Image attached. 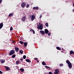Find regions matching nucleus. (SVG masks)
<instances>
[{
  "mask_svg": "<svg viewBox=\"0 0 74 74\" xmlns=\"http://www.w3.org/2000/svg\"><path fill=\"white\" fill-rule=\"evenodd\" d=\"M26 62H28V59H26Z\"/></svg>",
  "mask_w": 74,
  "mask_h": 74,
  "instance_id": "37",
  "label": "nucleus"
},
{
  "mask_svg": "<svg viewBox=\"0 0 74 74\" xmlns=\"http://www.w3.org/2000/svg\"><path fill=\"white\" fill-rule=\"evenodd\" d=\"M14 15V14L13 13H10L8 15V16H12Z\"/></svg>",
  "mask_w": 74,
  "mask_h": 74,
  "instance_id": "16",
  "label": "nucleus"
},
{
  "mask_svg": "<svg viewBox=\"0 0 74 74\" xmlns=\"http://www.w3.org/2000/svg\"><path fill=\"white\" fill-rule=\"evenodd\" d=\"M33 4V3H32L31 4V5H32V4Z\"/></svg>",
  "mask_w": 74,
  "mask_h": 74,
  "instance_id": "45",
  "label": "nucleus"
},
{
  "mask_svg": "<svg viewBox=\"0 0 74 74\" xmlns=\"http://www.w3.org/2000/svg\"><path fill=\"white\" fill-rule=\"evenodd\" d=\"M66 63L68 65V67L69 68H71L72 66V64L68 60H66Z\"/></svg>",
  "mask_w": 74,
  "mask_h": 74,
  "instance_id": "1",
  "label": "nucleus"
},
{
  "mask_svg": "<svg viewBox=\"0 0 74 74\" xmlns=\"http://www.w3.org/2000/svg\"><path fill=\"white\" fill-rule=\"evenodd\" d=\"M3 23H2L0 24V29H1L3 27Z\"/></svg>",
  "mask_w": 74,
  "mask_h": 74,
  "instance_id": "11",
  "label": "nucleus"
},
{
  "mask_svg": "<svg viewBox=\"0 0 74 74\" xmlns=\"http://www.w3.org/2000/svg\"><path fill=\"white\" fill-rule=\"evenodd\" d=\"M51 34V33H48V36H50Z\"/></svg>",
  "mask_w": 74,
  "mask_h": 74,
  "instance_id": "32",
  "label": "nucleus"
},
{
  "mask_svg": "<svg viewBox=\"0 0 74 74\" xmlns=\"http://www.w3.org/2000/svg\"><path fill=\"white\" fill-rule=\"evenodd\" d=\"M30 31H31V32H33L34 34H35V32L34 31V29H30Z\"/></svg>",
  "mask_w": 74,
  "mask_h": 74,
  "instance_id": "17",
  "label": "nucleus"
},
{
  "mask_svg": "<svg viewBox=\"0 0 74 74\" xmlns=\"http://www.w3.org/2000/svg\"><path fill=\"white\" fill-rule=\"evenodd\" d=\"M37 28L38 29H40V31H41V30L43 29V25H42V24H40L39 26L38 25Z\"/></svg>",
  "mask_w": 74,
  "mask_h": 74,
  "instance_id": "2",
  "label": "nucleus"
},
{
  "mask_svg": "<svg viewBox=\"0 0 74 74\" xmlns=\"http://www.w3.org/2000/svg\"><path fill=\"white\" fill-rule=\"evenodd\" d=\"M13 29L12 27H11L10 28V30H12Z\"/></svg>",
  "mask_w": 74,
  "mask_h": 74,
  "instance_id": "31",
  "label": "nucleus"
},
{
  "mask_svg": "<svg viewBox=\"0 0 74 74\" xmlns=\"http://www.w3.org/2000/svg\"><path fill=\"white\" fill-rule=\"evenodd\" d=\"M45 25H46V26L47 27H48L49 25H48V23H46Z\"/></svg>",
  "mask_w": 74,
  "mask_h": 74,
  "instance_id": "21",
  "label": "nucleus"
},
{
  "mask_svg": "<svg viewBox=\"0 0 74 74\" xmlns=\"http://www.w3.org/2000/svg\"><path fill=\"white\" fill-rule=\"evenodd\" d=\"M37 62H38V63L39 62V61L38 60Z\"/></svg>",
  "mask_w": 74,
  "mask_h": 74,
  "instance_id": "44",
  "label": "nucleus"
},
{
  "mask_svg": "<svg viewBox=\"0 0 74 74\" xmlns=\"http://www.w3.org/2000/svg\"><path fill=\"white\" fill-rule=\"evenodd\" d=\"M73 6L74 7V3L73 4Z\"/></svg>",
  "mask_w": 74,
  "mask_h": 74,
  "instance_id": "43",
  "label": "nucleus"
},
{
  "mask_svg": "<svg viewBox=\"0 0 74 74\" xmlns=\"http://www.w3.org/2000/svg\"><path fill=\"white\" fill-rule=\"evenodd\" d=\"M26 3L24 2H23L21 4V6L22 8H25V7H26Z\"/></svg>",
  "mask_w": 74,
  "mask_h": 74,
  "instance_id": "5",
  "label": "nucleus"
},
{
  "mask_svg": "<svg viewBox=\"0 0 74 74\" xmlns=\"http://www.w3.org/2000/svg\"><path fill=\"white\" fill-rule=\"evenodd\" d=\"M73 12H74V9H73Z\"/></svg>",
  "mask_w": 74,
  "mask_h": 74,
  "instance_id": "41",
  "label": "nucleus"
},
{
  "mask_svg": "<svg viewBox=\"0 0 74 74\" xmlns=\"http://www.w3.org/2000/svg\"><path fill=\"white\" fill-rule=\"evenodd\" d=\"M24 45L25 47H26L27 46V43L26 42H24Z\"/></svg>",
  "mask_w": 74,
  "mask_h": 74,
  "instance_id": "22",
  "label": "nucleus"
},
{
  "mask_svg": "<svg viewBox=\"0 0 74 74\" xmlns=\"http://www.w3.org/2000/svg\"><path fill=\"white\" fill-rule=\"evenodd\" d=\"M15 56H16V55H13L12 56V58H15Z\"/></svg>",
  "mask_w": 74,
  "mask_h": 74,
  "instance_id": "23",
  "label": "nucleus"
},
{
  "mask_svg": "<svg viewBox=\"0 0 74 74\" xmlns=\"http://www.w3.org/2000/svg\"><path fill=\"white\" fill-rule=\"evenodd\" d=\"M60 72L59 69H55V72H54V74H59Z\"/></svg>",
  "mask_w": 74,
  "mask_h": 74,
  "instance_id": "4",
  "label": "nucleus"
},
{
  "mask_svg": "<svg viewBox=\"0 0 74 74\" xmlns=\"http://www.w3.org/2000/svg\"><path fill=\"white\" fill-rule=\"evenodd\" d=\"M5 67L7 71H8V70H10V68L8 67H7L6 66H5Z\"/></svg>",
  "mask_w": 74,
  "mask_h": 74,
  "instance_id": "8",
  "label": "nucleus"
},
{
  "mask_svg": "<svg viewBox=\"0 0 74 74\" xmlns=\"http://www.w3.org/2000/svg\"><path fill=\"white\" fill-rule=\"evenodd\" d=\"M16 64H19V62L17 61L16 62Z\"/></svg>",
  "mask_w": 74,
  "mask_h": 74,
  "instance_id": "30",
  "label": "nucleus"
},
{
  "mask_svg": "<svg viewBox=\"0 0 74 74\" xmlns=\"http://www.w3.org/2000/svg\"><path fill=\"white\" fill-rule=\"evenodd\" d=\"M0 74H3V72L2 71H1L0 70Z\"/></svg>",
  "mask_w": 74,
  "mask_h": 74,
  "instance_id": "35",
  "label": "nucleus"
},
{
  "mask_svg": "<svg viewBox=\"0 0 74 74\" xmlns=\"http://www.w3.org/2000/svg\"><path fill=\"white\" fill-rule=\"evenodd\" d=\"M26 7L27 8H28V4L27 5Z\"/></svg>",
  "mask_w": 74,
  "mask_h": 74,
  "instance_id": "39",
  "label": "nucleus"
},
{
  "mask_svg": "<svg viewBox=\"0 0 74 74\" xmlns=\"http://www.w3.org/2000/svg\"><path fill=\"white\" fill-rule=\"evenodd\" d=\"M71 54H74V51L72 50H71L70 52V55H71Z\"/></svg>",
  "mask_w": 74,
  "mask_h": 74,
  "instance_id": "13",
  "label": "nucleus"
},
{
  "mask_svg": "<svg viewBox=\"0 0 74 74\" xmlns=\"http://www.w3.org/2000/svg\"><path fill=\"white\" fill-rule=\"evenodd\" d=\"M20 70L21 72H23V71H24V69L23 68H21Z\"/></svg>",
  "mask_w": 74,
  "mask_h": 74,
  "instance_id": "19",
  "label": "nucleus"
},
{
  "mask_svg": "<svg viewBox=\"0 0 74 74\" xmlns=\"http://www.w3.org/2000/svg\"><path fill=\"white\" fill-rule=\"evenodd\" d=\"M20 53H21V54L23 53V51H22L20 50Z\"/></svg>",
  "mask_w": 74,
  "mask_h": 74,
  "instance_id": "26",
  "label": "nucleus"
},
{
  "mask_svg": "<svg viewBox=\"0 0 74 74\" xmlns=\"http://www.w3.org/2000/svg\"><path fill=\"white\" fill-rule=\"evenodd\" d=\"M28 62H31V60H29V59H28Z\"/></svg>",
  "mask_w": 74,
  "mask_h": 74,
  "instance_id": "33",
  "label": "nucleus"
},
{
  "mask_svg": "<svg viewBox=\"0 0 74 74\" xmlns=\"http://www.w3.org/2000/svg\"><path fill=\"white\" fill-rule=\"evenodd\" d=\"M25 20H26V17L25 16L23 17L21 19L22 21H25Z\"/></svg>",
  "mask_w": 74,
  "mask_h": 74,
  "instance_id": "10",
  "label": "nucleus"
},
{
  "mask_svg": "<svg viewBox=\"0 0 74 74\" xmlns=\"http://www.w3.org/2000/svg\"><path fill=\"white\" fill-rule=\"evenodd\" d=\"M20 43L21 44H23V43H24L23 42H22L21 41H20Z\"/></svg>",
  "mask_w": 74,
  "mask_h": 74,
  "instance_id": "29",
  "label": "nucleus"
},
{
  "mask_svg": "<svg viewBox=\"0 0 74 74\" xmlns=\"http://www.w3.org/2000/svg\"><path fill=\"white\" fill-rule=\"evenodd\" d=\"M47 74H53V73L51 72H49V73H47Z\"/></svg>",
  "mask_w": 74,
  "mask_h": 74,
  "instance_id": "27",
  "label": "nucleus"
},
{
  "mask_svg": "<svg viewBox=\"0 0 74 74\" xmlns=\"http://www.w3.org/2000/svg\"><path fill=\"white\" fill-rule=\"evenodd\" d=\"M30 5L29 4H28V8H29V6Z\"/></svg>",
  "mask_w": 74,
  "mask_h": 74,
  "instance_id": "40",
  "label": "nucleus"
},
{
  "mask_svg": "<svg viewBox=\"0 0 74 74\" xmlns=\"http://www.w3.org/2000/svg\"><path fill=\"white\" fill-rule=\"evenodd\" d=\"M36 18V16H34V15H32V16H31V21H33Z\"/></svg>",
  "mask_w": 74,
  "mask_h": 74,
  "instance_id": "6",
  "label": "nucleus"
},
{
  "mask_svg": "<svg viewBox=\"0 0 74 74\" xmlns=\"http://www.w3.org/2000/svg\"><path fill=\"white\" fill-rule=\"evenodd\" d=\"M33 10H38L39 9L38 7H34L33 8Z\"/></svg>",
  "mask_w": 74,
  "mask_h": 74,
  "instance_id": "12",
  "label": "nucleus"
},
{
  "mask_svg": "<svg viewBox=\"0 0 74 74\" xmlns=\"http://www.w3.org/2000/svg\"><path fill=\"white\" fill-rule=\"evenodd\" d=\"M15 53V50H13L11 51L9 53V55L10 56H11L13 55V54H14Z\"/></svg>",
  "mask_w": 74,
  "mask_h": 74,
  "instance_id": "3",
  "label": "nucleus"
},
{
  "mask_svg": "<svg viewBox=\"0 0 74 74\" xmlns=\"http://www.w3.org/2000/svg\"><path fill=\"white\" fill-rule=\"evenodd\" d=\"M15 51H16V52H18L19 51V48H17V47H15Z\"/></svg>",
  "mask_w": 74,
  "mask_h": 74,
  "instance_id": "15",
  "label": "nucleus"
},
{
  "mask_svg": "<svg viewBox=\"0 0 74 74\" xmlns=\"http://www.w3.org/2000/svg\"><path fill=\"white\" fill-rule=\"evenodd\" d=\"M0 62H1V63H4L5 62V60H1Z\"/></svg>",
  "mask_w": 74,
  "mask_h": 74,
  "instance_id": "14",
  "label": "nucleus"
},
{
  "mask_svg": "<svg viewBox=\"0 0 74 74\" xmlns=\"http://www.w3.org/2000/svg\"><path fill=\"white\" fill-rule=\"evenodd\" d=\"M34 59L35 60H37L38 58H34Z\"/></svg>",
  "mask_w": 74,
  "mask_h": 74,
  "instance_id": "34",
  "label": "nucleus"
},
{
  "mask_svg": "<svg viewBox=\"0 0 74 74\" xmlns=\"http://www.w3.org/2000/svg\"><path fill=\"white\" fill-rule=\"evenodd\" d=\"M45 67H46V68H47H47H49L50 69H51V68L50 67H49L48 66H45Z\"/></svg>",
  "mask_w": 74,
  "mask_h": 74,
  "instance_id": "24",
  "label": "nucleus"
},
{
  "mask_svg": "<svg viewBox=\"0 0 74 74\" xmlns=\"http://www.w3.org/2000/svg\"><path fill=\"white\" fill-rule=\"evenodd\" d=\"M20 60L21 61H23V59H22V58H21L20 59Z\"/></svg>",
  "mask_w": 74,
  "mask_h": 74,
  "instance_id": "38",
  "label": "nucleus"
},
{
  "mask_svg": "<svg viewBox=\"0 0 74 74\" xmlns=\"http://www.w3.org/2000/svg\"><path fill=\"white\" fill-rule=\"evenodd\" d=\"M13 42V43H14V42Z\"/></svg>",
  "mask_w": 74,
  "mask_h": 74,
  "instance_id": "46",
  "label": "nucleus"
},
{
  "mask_svg": "<svg viewBox=\"0 0 74 74\" xmlns=\"http://www.w3.org/2000/svg\"><path fill=\"white\" fill-rule=\"evenodd\" d=\"M1 2H2V0H0V4L1 3Z\"/></svg>",
  "mask_w": 74,
  "mask_h": 74,
  "instance_id": "36",
  "label": "nucleus"
},
{
  "mask_svg": "<svg viewBox=\"0 0 74 74\" xmlns=\"http://www.w3.org/2000/svg\"><path fill=\"white\" fill-rule=\"evenodd\" d=\"M26 56L24 55L23 56V58L24 59H26Z\"/></svg>",
  "mask_w": 74,
  "mask_h": 74,
  "instance_id": "25",
  "label": "nucleus"
},
{
  "mask_svg": "<svg viewBox=\"0 0 74 74\" xmlns=\"http://www.w3.org/2000/svg\"><path fill=\"white\" fill-rule=\"evenodd\" d=\"M63 66V64H60V66Z\"/></svg>",
  "mask_w": 74,
  "mask_h": 74,
  "instance_id": "28",
  "label": "nucleus"
},
{
  "mask_svg": "<svg viewBox=\"0 0 74 74\" xmlns=\"http://www.w3.org/2000/svg\"><path fill=\"white\" fill-rule=\"evenodd\" d=\"M56 49H58V50H61V47H56Z\"/></svg>",
  "mask_w": 74,
  "mask_h": 74,
  "instance_id": "18",
  "label": "nucleus"
},
{
  "mask_svg": "<svg viewBox=\"0 0 74 74\" xmlns=\"http://www.w3.org/2000/svg\"><path fill=\"white\" fill-rule=\"evenodd\" d=\"M41 17L42 16H40V18H41Z\"/></svg>",
  "mask_w": 74,
  "mask_h": 74,
  "instance_id": "42",
  "label": "nucleus"
},
{
  "mask_svg": "<svg viewBox=\"0 0 74 74\" xmlns=\"http://www.w3.org/2000/svg\"><path fill=\"white\" fill-rule=\"evenodd\" d=\"M40 33H41V34H45V32L44 31H43V30H41V31H40Z\"/></svg>",
  "mask_w": 74,
  "mask_h": 74,
  "instance_id": "9",
  "label": "nucleus"
},
{
  "mask_svg": "<svg viewBox=\"0 0 74 74\" xmlns=\"http://www.w3.org/2000/svg\"><path fill=\"white\" fill-rule=\"evenodd\" d=\"M42 65H43V66H44L45 65H46L47 64H46L45 62L43 61L42 62Z\"/></svg>",
  "mask_w": 74,
  "mask_h": 74,
  "instance_id": "20",
  "label": "nucleus"
},
{
  "mask_svg": "<svg viewBox=\"0 0 74 74\" xmlns=\"http://www.w3.org/2000/svg\"><path fill=\"white\" fill-rule=\"evenodd\" d=\"M45 32L46 34H48V33L49 32L48 29H45Z\"/></svg>",
  "mask_w": 74,
  "mask_h": 74,
  "instance_id": "7",
  "label": "nucleus"
}]
</instances>
